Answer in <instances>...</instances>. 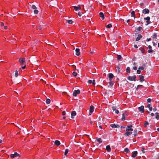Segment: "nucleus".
I'll return each instance as SVG.
<instances>
[{
    "mask_svg": "<svg viewBox=\"0 0 159 159\" xmlns=\"http://www.w3.org/2000/svg\"><path fill=\"white\" fill-rule=\"evenodd\" d=\"M131 125H129L126 129V132L124 134L125 136H128L132 134L131 131H133Z\"/></svg>",
    "mask_w": 159,
    "mask_h": 159,
    "instance_id": "1",
    "label": "nucleus"
},
{
    "mask_svg": "<svg viewBox=\"0 0 159 159\" xmlns=\"http://www.w3.org/2000/svg\"><path fill=\"white\" fill-rule=\"evenodd\" d=\"M19 61L21 66L24 65L26 62L25 60V58L24 57L20 58L19 59Z\"/></svg>",
    "mask_w": 159,
    "mask_h": 159,
    "instance_id": "2",
    "label": "nucleus"
},
{
    "mask_svg": "<svg viewBox=\"0 0 159 159\" xmlns=\"http://www.w3.org/2000/svg\"><path fill=\"white\" fill-rule=\"evenodd\" d=\"M128 79L130 81L134 80L135 81L136 80V75H134L133 76H129L128 77Z\"/></svg>",
    "mask_w": 159,
    "mask_h": 159,
    "instance_id": "3",
    "label": "nucleus"
},
{
    "mask_svg": "<svg viewBox=\"0 0 159 159\" xmlns=\"http://www.w3.org/2000/svg\"><path fill=\"white\" fill-rule=\"evenodd\" d=\"M144 19L145 20H146L147 24L146 25H147L151 23V21L150 20V17L149 16H147V17L144 18Z\"/></svg>",
    "mask_w": 159,
    "mask_h": 159,
    "instance_id": "4",
    "label": "nucleus"
},
{
    "mask_svg": "<svg viewBox=\"0 0 159 159\" xmlns=\"http://www.w3.org/2000/svg\"><path fill=\"white\" fill-rule=\"evenodd\" d=\"M80 90H75L73 93V95L74 96L76 97L77 95L80 94Z\"/></svg>",
    "mask_w": 159,
    "mask_h": 159,
    "instance_id": "5",
    "label": "nucleus"
},
{
    "mask_svg": "<svg viewBox=\"0 0 159 159\" xmlns=\"http://www.w3.org/2000/svg\"><path fill=\"white\" fill-rule=\"evenodd\" d=\"M10 157L11 158H14L15 157H20V155L19 154L17 153L16 152H15L14 154H11L10 155Z\"/></svg>",
    "mask_w": 159,
    "mask_h": 159,
    "instance_id": "6",
    "label": "nucleus"
},
{
    "mask_svg": "<svg viewBox=\"0 0 159 159\" xmlns=\"http://www.w3.org/2000/svg\"><path fill=\"white\" fill-rule=\"evenodd\" d=\"M94 107L93 106L91 105L89 108V115H91L94 111Z\"/></svg>",
    "mask_w": 159,
    "mask_h": 159,
    "instance_id": "7",
    "label": "nucleus"
},
{
    "mask_svg": "<svg viewBox=\"0 0 159 159\" xmlns=\"http://www.w3.org/2000/svg\"><path fill=\"white\" fill-rule=\"evenodd\" d=\"M139 111L143 113L144 112V107L143 106H141L140 107L138 108Z\"/></svg>",
    "mask_w": 159,
    "mask_h": 159,
    "instance_id": "8",
    "label": "nucleus"
},
{
    "mask_svg": "<svg viewBox=\"0 0 159 159\" xmlns=\"http://www.w3.org/2000/svg\"><path fill=\"white\" fill-rule=\"evenodd\" d=\"M142 12L144 14H148L149 12V10L147 8H145L143 10Z\"/></svg>",
    "mask_w": 159,
    "mask_h": 159,
    "instance_id": "9",
    "label": "nucleus"
},
{
    "mask_svg": "<svg viewBox=\"0 0 159 159\" xmlns=\"http://www.w3.org/2000/svg\"><path fill=\"white\" fill-rule=\"evenodd\" d=\"M138 152L137 151L133 152H132V157H135L137 155Z\"/></svg>",
    "mask_w": 159,
    "mask_h": 159,
    "instance_id": "10",
    "label": "nucleus"
},
{
    "mask_svg": "<svg viewBox=\"0 0 159 159\" xmlns=\"http://www.w3.org/2000/svg\"><path fill=\"white\" fill-rule=\"evenodd\" d=\"M110 126L113 128H119L120 127V125H115V124H111V125H110Z\"/></svg>",
    "mask_w": 159,
    "mask_h": 159,
    "instance_id": "11",
    "label": "nucleus"
},
{
    "mask_svg": "<svg viewBox=\"0 0 159 159\" xmlns=\"http://www.w3.org/2000/svg\"><path fill=\"white\" fill-rule=\"evenodd\" d=\"M108 76L110 81H111V80L113 78L114 75L112 73H110L108 75Z\"/></svg>",
    "mask_w": 159,
    "mask_h": 159,
    "instance_id": "12",
    "label": "nucleus"
},
{
    "mask_svg": "<svg viewBox=\"0 0 159 159\" xmlns=\"http://www.w3.org/2000/svg\"><path fill=\"white\" fill-rule=\"evenodd\" d=\"M76 55L77 56H79L80 54V50L79 48H76L75 49Z\"/></svg>",
    "mask_w": 159,
    "mask_h": 159,
    "instance_id": "13",
    "label": "nucleus"
},
{
    "mask_svg": "<svg viewBox=\"0 0 159 159\" xmlns=\"http://www.w3.org/2000/svg\"><path fill=\"white\" fill-rule=\"evenodd\" d=\"M139 80L140 82H142L144 81V76L143 75H140L139 76Z\"/></svg>",
    "mask_w": 159,
    "mask_h": 159,
    "instance_id": "14",
    "label": "nucleus"
},
{
    "mask_svg": "<svg viewBox=\"0 0 159 159\" xmlns=\"http://www.w3.org/2000/svg\"><path fill=\"white\" fill-rule=\"evenodd\" d=\"M142 36L140 34H139L138 35V37L136 39V41H138L140 40V39L142 38Z\"/></svg>",
    "mask_w": 159,
    "mask_h": 159,
    "instance_id": "15",
    "label": "nucleus"
},
{
    "mask_svg": "<svg viewBox=\"0 0 159 159\" xmlns=\"http://www.w3.org/2000/svg\"><path fill=\"white\" fill-rule=\"evenodd\" d=\"M106 150L108 152H110L111 151V148L109 145H107L106 146Z\"/></svg>",
    "mask_w": 159,
    "mask_h": 159,
    "instance_id": "16",
    "label": "nucleus"
},
{
    "mask_svg": "<svg viewBox=\"0 0 159 159\" xmlns=\"http://www.w3.org/2000/svg\"><path fill=\"white\" fill-rule=\"evenodd\" d=\"M74 9L75 11H77L78 10H80L81 9L80 6L79 5L78 7L75 6L74 7Z\"/></svg>",
    "mask_w": 159,
    "mask_h": 159,
    "instance_id": "17",
    "label": "nucleus"
},
{
    "mask_svg": "<svg viewBox=\"0 0 159 159\" xmlns=\"http://www.w3.org/2000/svg\"><path fill=\"white\" fill-rule=\"evenodd\" d=\"M100 17L101 18L102 20H103L104 18V16L102 12H100L99 13Z\"/></svg>",
    "mask_w": 159,
    "mask_h": 159,
    "instance_id": "18",
    "label": "nucleus"
},
{
    "mask_svg": "<svg viewBox=\"0 0 159 159\" xmlns=\"http://www.w3.org/2000/svg\"><path fill=\"white\" fill-rule=\"evenodd\" d=\"M148 48H149V50L148 52L149 53H152L153 52V50L152 49V47L151 45H149L148 46Z\"/></svg>",
    "mask_w": 159,
    "mask_h": 159,
    "instance_id": "19",
    "label": "nucleus"
},
{
    "mask_svg": "<svg viewBox=\"0 0 159 159\" xmlns=\"http://www.w3.org/2000/svg\"><path fill=\"white\" fill-rule=\"evenodd\" d=\"M54 143L57 146H59L60 144V143L58 140H56L55 141Z\"/></svg>",
    "mask_w": 159,
    "mask_h": 159,
    "instance_id": "20",
    "label": "nucleus"
},
{
    "mask_svg": "<svg viewBox=\"0 0 159 159\" xmlns=\"http://www.w3.org/2000/svg\"><path fill=\"white\" fill-rule=\"evenodd\" d=\"M76 112L75 111H73L71 113V118H73L72 116H75L76 115Z\"/></svg>",
    "mask_w": 159,
    "mask_h": 159,
    "instance_id": "21",
    "label": "nucleus"
},
{
    "mask_svg": "<svg viewBox=\"0 0 159 159\" xmlns=\"http://www.w3.org/2000/svg\"><path fill=\"white\" fill-rule=\"evenodd\" d=\"M139 50L141 51L142 53H144L145 52V50L144 48L141 47L139 48Z\"/></svg>",
    "mask_w": 159,
    "mask_h": 159,
    "instance_id": "22",
    "label": "nucleus"
},
{
    "mask_svg": "<svg viewBox=\"0 0 159 159\" xmlns=\"http://www.w3.org/2000/svg\"><path fill=\"white\" fill-rule=\"evenodd\" d=\"M96 139L97 140V141L100 143H101L102 142V140L101 138H96Z\"/></svg>",
    "mask_w": 159,
    "mask_h": 159,
    "instance_id": "23",
    "label": "nucleus"
},
{
    "mask_svg": "<svg viewBox=\"0 0 159 159\" xmlns=\"http://www.w3.org/2000/svg\"><path fill=\"white\" fill-rule=\"evenodd\" d=\"M145 64H143L142 66L141 67H139V69L140 70H143L144 69V67H145Z\"/></svg>",
    "mask_w": 159,
    "mask_h": 159,
    "instance_id": "24",
    "label": "nucleus"
},
{
    "mask_svg": "<svg viewBox=\"0 0 159 159\" xmlns=\"http://www.w3.org/2000/svg\"><path fill=\"white\" fill-rule=\"evenodd\" d=\"M155 114L156 115V119L158 120L159 119V113L158 112H156L155 113Z\"/></svg>",
    "mask_w": 159,
    "mask_h": 159,
    "instance_id": "25",
    "label": "nucleus"
},
{
    "mask_svg": "<svg viewBox=\"0 0 159 159\" xmlns=\"http://www.w3.org/2000/svg\"><path fill=\"white\" fill-rule=\"evenodd\" d=\"M131 15L133 16L134 18V19L135 18V13L134 11H132L131 13Z\"/></svg>",
    "mask_w": 159,
    "mask_h": 159,
    "instance_id": "26",
    "label": "nucleus"
},
{
    "mask_svg": "<svg viewBox=\"0 0 159 159\" xmlns=\"http://www.w3.org/2000/svg\"><path fill=\"white\" fill-rule=\"evenodd\" d=\"M157 34L156 33H154L152 36V38L154 39H157Z\"/></svg>",
    "mask_w": 159,
    "mask_h": 159,
    "instance_id": "27",
    "label": "nucleus"
},
{
    "mask_svg": "<svg viewBox=\"0 0 159 159\" xmlns=\"http://www.w3.org/2000/svg\"><path fill=\"white\" fill-rule=\"evenodd\" d=\"M130 68L129 67H128L126 69V72L128 73H130Z\"/></svg>",
    "mask_w": 159,
    "mask_h": 159,
    "instance_id": "28",
    "label": "nucleus"
},
{
    "mask_svg": "<svg viewBox=\"0 0 159 159\" xmlns=\"http://www.w3.org/2000/svg\"><path fill=\"white\" fill-rule=\"evenodd\" d=\"M66 21L69 24H72L73 22V21L71 20H67Z\"/></svg>",
    "mask_w": 159,
    "mask_h": 159,
    "instance_id": "29",
    "label": "nucleus"
},
{
    "mask_svg": "<svg viewBox=\"0 0 159 159\" xmlns=\"http://www.w3.org/2000/svg\"><path fill=\"white\" fill-rule=\"evenodd\" d=\"M125 119V114L124 113H123L122 115V117L121 118V120H124Z\"/></svg>",
    "mask_w": 159,
    "mask_h": 159,
    "instance_id": "30",
    "label": "nucleus"
},
{
    "mask_svg": "<svg viewBox=\"0 0 159 159\" xmlns=\"http://www.w3.org/2000/svg\"><path fill=\"white\" fill-rule=\"evenodd\" d=\"M122 58V57L120 55H117V59L118 61L120 60Z\"/></svg>",
    "mask_w": 159,
    "mask_h": 159,
    "instance_id": "31",
    "label": "nucleus"
},
{
    "mask_svg": "<svg viewBox=\"0 0 159 159\" xmlns=\"http://www.w3.org/2000/svg\"><path fill=\"white\" fill-rule=\"evenodd\" d=\"M124 151L126 153H128L129 152V150L128 148H126L125 149Z\"/></svg>",
    "mask_w": 159,
    "mask_h": 159,
    "instance_id": "32",
    "label": "nucleus"
},
{
    "mask_svg": "<svg viewBox=\"0 0 159 159\" xmlns=\"http://www.w3.org/2000/svg\"><path fill=\"white\" fill-rule=\"evenodd\" d=\"M148 125V123L147 121H145L144 123V127H146L147 125Z\"/></svg>",
    "mask_w": 159,
    "mask_h": 159,
    "instance_id": "33",
    "label": "nucleus"
},
{
    "mask_svg": "<svg viewBox=\"0 0 159 159\" xmlns=\"http://www.w3.org/2000/svg\"><path fill=\"white\" fill-rule=\"evenodd\" d=\"M112 27V25L111 24H109L107 25L106 27L107 28H110Z\"/></svg>",
    "mask_w": 159,
    "mask_h": 159,
    "instance_id": "34",
    "label": "nucleus"
},
{
    "mask_svg": "<svg viewBox=\"0 0 159 159\" xmlns=\"http://www.w3.org/2000/svg\"><path fill=\"white\" fill-rule=\"evenodd\" d=\"M34 13L35 14H37L38 13V11L36 9H35L34 11Z\"/></svg>",
    "mask_w": 159,
    "mask_h": 159,
    "instance_id": "35",
    "label": "nucleus"
},
{
    "mask_svg": "<svg viewBox=\"0 0 159 159\" xmlns=\"http://www.w3.org/2000/svg\"><path fill=\"white\" fill-rule=\"evenodd\" d=\"M69 152V150L68 149H66L65 151L64 154L65 155H66Z\"/></svg>",
    "mask_w": 159,
    "mask_h": 159,
    "instance_id": "36",
    "label": "nucleus"
},
{
    "mask_svg": "<svg viewBox=\"0 0 159 159\" xmlns=\"http://www.w3.org/2000/svg\"><path fill=\"white\" fill-rule=\"evenodd\" d=\"M143 30V29L142 27L141 26H139L137 28V30L138 31H140L141 30Z\"/></svg>",
    "mask_w": 159,
    "mask_h": 159,
    "instance_id": "37",
    "label": "nucleus"
},
{
    "mask_svg": "<svg viewBox=\"0 0 159 159\" xmlns=\"http://www.w3.org/2000/svg\"><path fill=\"white\" fill-rule=\"evenodd\" d=\"M50 102V100L49 99H47L46 100V103L47 104H49Z\"/></svg>",
    "mask_w": 159,
    "mask_h": 159,
    "instance_id": "38",
    "label": "nucleus"
},
{
    "mask_svg": "<svg viewBox=\"0 0 159 159\" xmlns=\"http://www.w3.org/2000/svg\"><path fill=\"white\" fill-rule=\"evenodd\" d=\"M19 75V72L17 70H16L15 72V76L16 77H17Z\"/></svg>",
    "mask_w": 159,
    "mask_h": 159,
    "instance_id": "39",
    "label": "nucleus"
},
{
    "mask_svg": "<svg viewBox=\"0 0 159 159\" xmlns=\"http://www.w3.org/2000/svg\"><path fill=\"white\" fill-rule=\"evenodd\" d=\"M32 8L34 9H37V8L36 7V6H35V5H32V7H31Z\"/></svg>",
    "mask_w": 159,
    "mask_h": 159,
    "instance_id": "40",
    "label": "nucleus"
},
{
    "mask_svg": "<svg viewBox=\"0 0 159 159\" xmlns=\"http://www.w3.org/2000/svg\"><path fill=\"white\" fill-rule=\"evenodd\" d=\"M73 74V75L74 76H76L77 75V73L76 72H73L72 73Z\"/></svg>",
    "mask_w": 159,
    "mask_h": 159,
    "instance_id": "41",
    "label": "nucleus"
},
{
    "mask_svg": "<svg viewBox=\"0 0 159 159\" xmlns=\"http://www.w3.org/2000/svg\"><path fill=\"white\" fill-rule=\"evenodd\" d=\"M82 13L81 12H79L78 14V15L79 16H82Z\"/></svg>",
    "mask_w": 159,
    "mask_h": 159,
    "instance_id": "42",
    "label": "nucleus"
},
{
    "mask_svg": "<svg viewBox=\"0 0 159 159\" xmlns=\"http://www.w3.org/2000/svg\"><path fill=\"white\" fill-rule=\"evenodd\" d=\"M143 86L141 85H138V88H143Z\"/></svg>",
    "mask_w": 159,
    "mask_h": 159,
    "instance_id": "43",
    "label": "nucleus"
},
{
    "mask_svg": "<svg viewBox=\"0 0 159 159\" xmlns=\"http://www.w3.org/2000/svg\"><path fill=\"white\" fill-rule=\"evenodd\" d=\"M137 72L138 74H140L141 73V71L139 69L137 70Z\"/></svg>",
    "mask_w": 159,
    "mask_h": 159,
    "instance_id": "44",
    "label": "nucleus"
},
{
    "mask_svg": "<svg viewBox=\"0 0 159 159\" xmlns=\"http://www.w3.org/2000/svg\"><path fill=\"white\" fill-rule=\"evenodd\" d=\"M109 84L111 86H112L113 84V83L111 81H110L109 82Z\"/></svg>",
    "mask_w": 159,
    "mask_h": 159,
    "instance_id": "45",
    "label": "nucleus"
},
{
    "mask_svg": "<svg viewBox=\"0 0 159 159\" xmlns=\"http://www.w3.org/2000/svg\"><path fill=\"white\" fill-rule=\"evenodd\" d=\"M62 115H65L66 114V112L65 111H63L62 112Z\"/></svg>",
    "mask_w": 159,
    "mask_h": 159,
    "instance_id": "46",
    "label": "nucleus"
},
{
    "mask_svg": "<svg viewBox=\"0 0 159 159\" xmlns=\"http://www.w3.org/2000/svg\"><path fill=\"white\" fill-rule=\"evenodd\" d=\"M93 82H92V83L93 84V85H95V80H93Z\"/></svg>",
    "mask_w": 159,
    "mask_h": 159,
    "instance_id": "47",
    "label": "nucleus"
},
{
    "mask_svg": "<svg viewBox=\"0 0 159 159\" xmlns=\"http://www.w3.org/2000/svg\"><path fill=\"white\" fill-rule=\"evenodd\" d=\"M151 101V99L150 98H148L147 99V102H150Z\"/></svg>",
    "mask_w": 159,
    "mask_h": 159,
    "instance_id": "48",
    "label": "nucleus"
},
{
    "mask_svg": "<svg viewBox=\"0 0 159 159\" xmlns=\"http://www.w3.org/2000/svg\"><path fill=\"white\" fill-rule=\"evenodd\" d=\"M137 69V68L136 66H134L133 67V69L134 70H136Z\"/></svg>",
    "mask_w": 159,
    "mask_h": 159,
    "instance_id": "49",
    "label": "nucleus"
},
{
    "mask_svg": "<svg viewBox=\"0 0 159 159\" xmlns=\"http://www.w3.org/2000/svg\"><path fill=\"white\" fill-rule=\"evenodd\" d=\"M92 80H89L88 81V83H89V84H90L92 83Z\"/></svg>",
    "mask_w": 159,
    "mask_h": 159,
    "instance_id": "50",
    "label": "nucleus"
},
{
    "mask_svg": "<svg viewBox=\"0 0 159 159\" xmlns=\"http://www.w3.org/2000/svg\"><path fill=\"white\" fill-rule=\"evenodd\" d=\"M115 112H116V114H118V113H119V111H118L117 110V109L116 110H116H115Z\"/></svg>",
    "mask_w": 159,
    "mask_h": 159,
    "instance_id": "51",
    "label": "nucleus"
},
{
    "mask_svg": "<svg viewBox=\"0 0 159 159\" xmlns=\"http://www.w3.org/2000/svg\"><path fill=\"white\" fill-rule=\"evenodd\" d=\"M25 67H26V66L25 65L24 66L21 67V68L22 69H24L25 68Z\"/></svg>",
    "mask_w": 159,
    "mask_h": 159,
    "instance_id": "52",
    "label": "nucleus"
},
{
    "mask_svg": "<svg viewBox=\"0 0 159 159\" xmlns=\"http://www.w3.org/2000/svg\"><path fill=\"white\" fill-rule=\"evenodd\" d=\"M134 47L136 48H138V46L137 45H134Z\"/></svg>",
    "mask_w": 159,
    "mask_h": 159,
    "instance_id": "53",
    "label": "nucleus"
},
{
    "mask_svg": "<svg viewBox=\"0 0 159 159\" xmlns=\"http://www.w3.org/2000/svg\"><path fill=\"white\" fill-rule=\"evenodd\" d=\"M4 23L3 22H1V26H4Z\"/></svg>",
    "mask_w": 159,
    "mask_h": 159,
    "instance_id": "54",
    "label": "nucleus"
},
{
    "mask_svg": "<svg viewBox=\"0 0 159 159\" xmlns=\"http://www.w3.org/2000/svg\"><path fill=\"white\" fill-rule=\"evenodd\" d=\"M151 107V105L150 104H149L147 106V107L148 108H149L150 107Z\"/></svg>",
    "mask_w": 159,
    "mask_h": 159,
    "instance_id": "55",
    "label": "nucleus"
},
{
    "mask_svg": "<svg viewBox=\"0 0 159 159\" xmlns=\"http://www.w3.org/2000/svg\"><path fill=\"white\" fill-rule=\"evenodd\" d=\"M149 110L150 111H152V107H150L149 108Z\"/></svg>",
    "mask_w": 159,
    "mask_h": 159,
    "instance_id": "56",
    "label": "nucleus"
},
{
    "mask_svg": "<svg viewBox=\"0 0 159 159\" xmlns=\"http://www.w3.org/2000/svg\"><path fill=\"white\" fill-rule=\"evenodd\" d=\"M151 38H149V39H148L147 40V41H150V40H151Z\"/></svg>",
    "mask_w": 159,
    "mask_h": 159,
    "instance_id": "57",
    "label": "nucleus"
},
{
    "mask_svg": "<svg viewBox=\"0 0 159 159\" xmlns=\"http://www.w3.org/2000/svg\"><path fill=\"white\" fill-rule=\"evenodd\" d=\"M71 66H72L73 68H76V66L74 65H72Z\"/></svg>",
    "mask_w": 159,
    "mask_h": 159,
    "instance_id": "58",
    "label": "nucleus"
},
{
    "mask_svg": "<svg viewBox=\"0 0 159 159\" xmlns=\"http://www.w3.org/2000/svg\"><path fill=\"white\" fill-rule=\"evenodd\" d=\"M153 111H156L157 110V109L156 108H154L153 109Z\"/></svg>",
    "mask_w": 159,
    "mask_h": 159,
    "instance_id": "59",
    "label": "nucleus"
},
{
    "mask_svg": "<svg viewBox=\"0 0 159 159\" xmlns=\"http://www.w3.org/2000/svg\"><path fill=\"white\" fill-rule=\"evenodd\" d=\"M4 28L5 29H7V27L6 26H4Z\"/></svg>",
    "mask_w": 159,
    "mask_h": 159,
    "instance_id": "60",
    "label": "nucleus"
},
{
    "mask_svg": "<svg viewBox=\"0 0 159 159\" xmlns=\"http://www.w3.org/2000/svg\"><path fill=\"white\" fill-rule=\"evenodd\" d=\"M144 148H143L142 149V151L143 152H143V151H144Z\"/></svg>",
    "mask_w": 159,
    "mask_h": 159,
    "instance_id": "61",
    "label": "nucleus"
},
{
    "mask_svg": "<svg viewBox=\"0 0 159 159\" xmlns=\"http://www.w3.org/2000/svg\"><path fill=\"white\" fill-rule=\"evenodd\" d=\"M151 115L152 116H154V114L153 113H151Z\"/></svg>",
    "mask_w": 159,
    "mask_h": 159,
    "instance_id": "62",
    "label": "nucleus"
},
{
    "mask_svg": "<svg viewBox=\"0 0 159 159\" xmlns=\"http://www.w3.org/2000/svg\"><path fill=\"white\" fill-rule=\"evenodd\" d=\"M112 109L114 111V110H116V108L114 107H112Z\"/></svg>",
    "mask_w": 159,
    "mask_h": 159,
    "instance_id": "63",
    "label": "nucleus"
},
{
    "mask_svg": "<svg viewBox=\"0 0 159 159\" xmlns=\"http://www.w3.org/2000/svg\"><path fill=\"white\" fill-rule=\"evenodd\" d=\"M130 19H129V20H127V23H128L130 21Z\"/></svg>",
    "mask_w": 159,
    "mask_h": 159,
    "instance_id": "64",
    "label": "nucleus"
}]
</instances>
